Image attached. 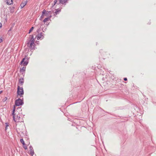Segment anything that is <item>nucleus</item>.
Masks as SVG:
<instances>
[{
	"label": "nucleus",
	"instance_id": "nucleus-18",
	"mask_svg": "<svg viewBox=\"0 0 156 156\" xmlns=\"http://www.w3.org/2000/svg\"><path fill=\"white\" fill-rule=\"evenodd\" d=\"M7 97H5L2 100L3 101V102L7 100Z\"/></svg>",
	"mask_w": 156,
	"mask_h": 156
},
{
	"label": "nucleus",
	"instance_id": "nucleus-16",
	"mask_svg": "<svg viewBox=\"0 0 156 156\" xmlns=\"http://www.w3.org/2000/svg\"><path fill=\"white\" fill-rule=\"evenodd\" d=\"M26 67H23L22 69H21V72H23L25 71Z\"/></svg>",
	"mask_w": 156,
	"mask_h": 156
},
{
	"label": "nucleus",
	"instance_id": "nucleus-4",
	"mask_svg": "<svg viewBox=\"0 0 156 156\" xmlns=\"http://www.w3.org/2000/svg\"><path fill=\"white\" fill-rule=\"evenodd\" d=\"M28 63V59L27 58H23L20 62V64L23 66H25Z\"/></svg>",
	"mask_w": 156,
	"mask_h": 156
},
{
	"label": "nucleus",
	"instance_id": "nucleus-2",
	"mask_svg": "<svg viewBox=\"0 0 156 156\" xmlns=\"http://www.w3.org/2000/svg\"><path fill=\"white\" fill-rule=\"evenodd\" d=\"M17 95L20 97H22L24 94V91L23 88L22 87H20L19 86H18Z\"/></svg>",
	"mask_w": 156,
	"mask_h": 156
},
{
	"label": "nucleus",
	"instance_id": "nucleus-11",
	"mask_svg": "<svg viewBox=\"0 0 156 156\" xmlns=\"http://www.w3.org/2000/svg\"><path fill=\"white\" fill-rule=\"evenodd\" d=\"M30 36H31V37L30 41H28V42H30V41H32V42H34V37L33 35H30Z\"/></svg>",
	"mask_w": 156,
	"mask_h": 156
},
{
	"label": "nucleus",
	"instance_id": "nucleus-17",
	"mask_svg": "<svg viewBox=\"0 0 156 156\" xmlns=\"http://www.w3.org/2000/svg\"><path fill=\"white\" fill-rule=\"evenodd\" d=\"M34 27H32L30 29V30H29V34H30V33L34 29Z\"/></svg>",
	"mask_w": 156,
	"mask_h": 156
},
{
	"label": "nucleus",
	"instance_id": "nucleus-19",
	"mask_svg": "<svg viewBox=\"0 0 156 156\" xmlns=\"http://www.w3.org/2000/svg\"><path fill=\"white\" fill-rule=\"evenodd\" d=\"M57 2V0H55L54 1V5H55Z\"/></svg>",
	"mask_w": 156,
	"mask_h": 156
},
{
	"label": "nucleus",
	"instance_id": "nucleus-22",
	"mask_svg": "<svg viewBox=\"0 0 156 156\" xmlns=\"http://www.w3.org/2000/svg\"><path fill=\"white\" fill-rule=\"evenodd\" d=\"M124 80L125 81H126L127 80V78H125Z\"/></svg>",
	"mask_w": 156,
	"mask_h": 156
},
{
	"label": "nucleus",
	"instance_id": "nucleus-12",
	"mask_svg": "<svg viewBox=\"0 0 156 156\" xmlns=\"http://www.w3.org/2000/svg\"><path fill=\"white\" fill-rule=\"evenodd\" d=\"M19 83L21 84L20 86L23 85V78H20V79Z\"/></svg>",
	"mask_w": 156,
	"mask_h": 156
},
{
	"label": "nucleus",
	"instance_id": "nucleus-3",
	"mask_svg": "<svg viewBox=\"0 0 156 156\" xmlns=\"http://www.w3.org/2000/svg\"><path fill=\"white\" fill-rule=\"evenodd\" d=\"M23 103L22 100L20 98L15 101V104L16 106H20L23 105Z\"/></svg>",
	"mask_w": 156,
	"mask_h": 156
},
{
	"label": "nucleus",
	"instance_id": "nucleus-10",
	"mask_svg": "<svg viewBox=\"0 0 156 156\" xmlns=\"http://www.w3.org/2000/svg\"><path fill=\"white\" fill-rule=\"evenodd\" d=\"M6 3L8 5H10L12 3L13 0H6Z\"/></svg>",
	"mask_w": 156,
	"mask_h": 156
},
{
	"label": "nucleus",
	"instance_id": "nucleus-24",
	"mask_svg": "<svg viewBox=\"0 0 156 156\" xmlns=\"http://www.w3.org/2000/svg\"><path fill=\"white\" fill-rule=\"evenodd\" d=\"M55 12L56 14H57V13L58 12V11H55Z\"/></svg>",
	"mask_w": 156,
	"mask_h": 156
},
{
	"label": "nucleus",
	"instance_id": "nucleus-5",
	"mask_svg": "<svg viewBox=\"0 0 156 156\" xmlns=\"http://www.w3.org/2000/svg\"><path fill=\"white\" fill-rule=\"evenodd\" d=\"M27 44V46L31 49H33L34 47L35 44L34 43V42H28Z\"/></svg>",
	"mask_w": 156,
	"mask_h": 156
},
{
	"label": "nucleus",
	"instance_id": "nucleus-1",
	"mask_svg": "<svg viewBox=\"0 0 156 156\" xmlns=\"http://www.w3.org/2000/svg\"><path fill=\"white\" fill-rule=\"evenodd\" d=\"M15 108H14L12 111V115L13 117V120L15 122H23V119L22 115L20 114H16V113H15Z\"/></svg>",
	"mask_w": 156,
	"mask_h": 156
},
{
	"label": "nucleus",
	"instance_id": "nucleus-9",
	"mask_svg": "<svg viewBox=\"0 0 156 156\" xmlns=\"http://www.w3.org/2000/svg\"><path fill=\"white\" fill-rule=\"evenodd\" d=\"M29 148L30 149V154L31 155L33 156L34 153L33 148L32 147V146H30L29 147Z\"/></svg>",
	"mask_w": 156,
	"mask_h": 156
},
{
	"label": "nucleus",
	"instance_id": "nucleus-23",
	"mask_svg": "<svg viewBox=\"0 0 156 156\" xmlns=\"http://www.w3.org/2000/svg\"><path fill=\"white\" fill-rule=\"evenodd\" d=\"M2 27V24L0 23V28Z\"/></svg>",
	"mask_w": 156,
	"mask_h": 156
},
{
	"label": "nucleus",
	"instance_id": "nucleus-13",
	"mask_svg": "<svg viewBox=\"0 0 156 156\" xmlns=\"http://www.w3.org/2000/svg\"><path fill=\"white\" fill-rule=\"evenodd\" d=\"M51 17V16H50V17H47V18H45L43 20V22H44V23H45V22H47V21L49 20L50 19V18Z\"/></svg>",
	"mask_w": 156,
	"mask_h": 156
},
{
	"label": "nucleus",
	"instance_id": "nucleus-7",
	"mask_svg": "<svg viewBox=\"0 0 156 156\" xmlns=\"http://www.w3.org/2000/svg\"><path fill=\"white\" fill-rule=\"evenodd\" d=\"M49 12H50L46 11L45 10H44L42 12V15L41 17V18H43L44 15L47 16Z\"/></svg>",
	"mask_w": 156,
	"mask_h": 156
},
{
	"label": "nucleus",
	"instance_id": "nucleus-21",
	"mask_svg": "<svg viewBox=\"0 0 156 156\" xmlns=\"http://www.w3.org/2000/svg\"><path fill=\"white\" fill-rule=\"evenodd\" d=\"M2 41V39L0 38V43Z\"/></svg>",
	"mask_w": 156,
	"mask_h": 156
},
{
	"label": "nucleus",
	"instance_id": "nucleus-8",
	"mask_svg": "<svg viewBox=\"0 0 156 156\" xmlns=\"http://www.w3.org/2000/svg\"><path fill=\"white\" fill-rule=\"evenodd\" d=\"M27 3V0H24L20 5L21 8H23L26 5Z\"/></svg>",
	"mask_w": 156,
	"mask_h": 156
},
{
	"label": "nucleus",
	"instance_id": "nucleus-25",
	"mask_svg": "<svg viewBox=\"0 0 156 156\" xmlns=\"http://www.w3.org/2000/svg\"><path fill=\"white\" fill-rule=\"evenodd\" d=\"M7 126L6 127V128H7Z\"/></svg>",
	"mask_w": 156,
	"mask_h": 156
},
{
	"label": "nucleus",
	"instance_id": "nucleus-15",
	"mask_svg": "<svg viewBox=\"0 0 156 156\" xmlns=\"http://www.w3.org/2000/svg\"><path fill=\"white\" fill-rule=\"evenodd\" d=\"M20 141L21 143H22L23 145H24L25 144V143L24 141V140L23 139H21L20 140Z\"/></svg>",
	"mask_w": 156,
	"mask_h": 156
},
{
	"label": "nucleus",
	"instance_id": "nucleus-6",
	"mask_svg": "<svg viewBox=\"0 0 156 156\" xmlns=\"http://www.w3.org/2000/svg\"><path fill=\"white\" fill-rule=\"evenodd\" d=\"M44 34L42 33L41 32L38 33L36 37L37 39L39 40L40 39H43L44 38Z\"/></svg>",
	"mask_w": 156,
	"mask_h": 156
},
{
	"label": "nucleus",
	"instance_id": "nucleus-14",
	"mask_svg": "<svg viewBox=\"0 0 156 156\" xmlns=\"http://www.w3.org/2000/svg\"><path fill=\"white\" fill-rule=\"evenodd\" d=\"M67 0H60V3L63 4L66 2Z\"/></svg>",
	"mask_w": 156,
	"mask_h": 156
},
{
	"label": "nucleus",
	"instance_id": "nucleus-20",
	"mask_svg": "<svg viewBox=\"0 0 156 156\" xmlns=\"http://www.w3.org/2000/svg\"><path fill=\"white\" fill-rule=\"evenodd\" d=\"M24 148L26 150L27 149V146H24Z\"/></svg>",
	"mask_w": 156,
	"mask_h": 156
}]
</instances>
